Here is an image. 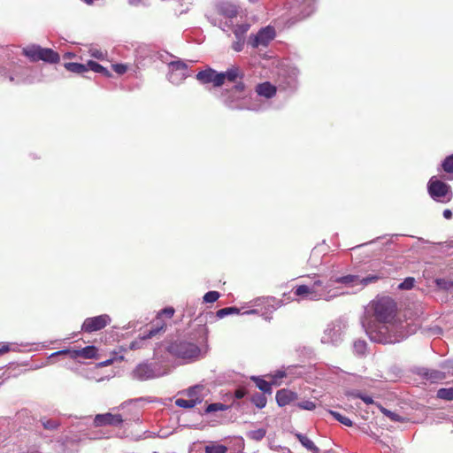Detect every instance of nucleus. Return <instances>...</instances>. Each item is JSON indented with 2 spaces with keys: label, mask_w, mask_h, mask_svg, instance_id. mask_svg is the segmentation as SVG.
I'll return each mask as SVG.
<instances>
[{
  "label": "nucleus",
  "mask_w": 453,
  "mask_h": 453,
  "mask_svg": "<svg viewBox=\"0 0 453 453\" xmlns=\"http://www.w3.org/2000/svg\"><path fill=\"white\" fill-rule=\"evenodd\" d=\"M375 321L363 326L372 342L391 344L403 341L407 334L403 322L396 318V303L388 296L378 297L372 303Z\"/></svg>",
  "instance_id": "nucleus-1"
},
{
  "label": "nucleus",
  "mask_w": 453,
  "mask_h": 453,
  "mask_svg": "<svg viewBox=\"0 0 453 453\" xmlns=\"http://www.w3.org/2000/svg\"><path fill=\"white\" fill-rule=\"evenodd\" d=\"M223 103L233 110H249L258 111L264 110L265 104L257 99H253L245 90L242 82H237L230 90L226 91L222 97Z\"/></svg>",
  "instance_id": "nucleus-2"
},
{
  "label": "nucleus",
  "mask_w": 453,
  "mask_h": 453,
  "mask_svg": "<svg viewBox=\"0 0 453 453\" xmlns=\"http://www.w3.org/2000/svg\"><path fill=\"white\" fill-rule=\"evenodd\" d=\"M203 342V344L198 346L188 340H177L168 345L167 351L186 364L193 363L203 358L207 355L209 346L206 339Z\"/></svg>",
  "instance_id": "nucleus-3"
},
{
  "label": "nucleus",
  "mask_w": 453,
  "mask_h": 453,
  "mask_svg": "<svg viewBox=\"0 0 453 453\" xmlns=\"http://www.w3.org/2000/svg\"><path fill=\"white\" fill-rule=\"evenodd\" d=\"M294 295L306 300H326L329 301L338 296L342 295V292L336 288H327V285L317 279L311 284H303L296 286L294 289Z\"/></svg>",
  "instance_id": "nucleus-4"
},
{
  "label": "nucleus",
  "mask_w": 453,
  "mask_h": 453,
  "mask_svg": "<svg viewBox=\"0 0 453 453\" xmlns=\"http://www.w3.org/2000/svg\"><path fill=\"white\" fill-rule=\"evenodd\" d=\"M216 11L218 16H211L210 18V22L215 26L221 28L223 31H226L232 26L230 19L237 15V7L235 4L221 1L218 3L216 5Z\"/></svg>",
  "instance_id": "nucleus-5"
},
{
  "label": "nucleus",
  "mask_w": 453,
  "mask_h": 453,
  "mask_svg": "<svg viewBox=\"0 0 453 453\" xmlns=\"http://www.w3.org/2000/svg\"><path fill=\"white\" fill-rule=\"evenodd\" d=\"M378 280L377 276L372 275L365 278H360L357 275H346V276H333L329 279V280L326 282L327 288H336L337 290L344 292L342 290L341 287L337 286L342 285L345 287H356V286H361V288L374 282Z\"/></svg>",
  "instance_id": "nucleus-6"
},
{
  "label": "nucleus",
  "mask_w": 453,
  "mask_h": 453,
  "mask_svg": "<svg viewBox=\"0 0 453 453\" xmlns=\"http://www.w3.org/2000/svg\"><path fill=\"white\" fill-rule=\"evenodd\" d=\"M427 191L434 201L441 203H449L453 197L451 187L435 176L430 178L427 183Z\"/></svg>",
  "instance_id": "nucleus-7"
},
{
  "label": "nucleus",
  "mask_w": 453,
  "mask_h": 453,
  "mask_svg": "<svg viewBox=\"0 0 453 453\" xmlns=\"http://www.w3.org/2000/svg\"><path fill=\"white\" fill-rule=\"evenodd\" d=\"M189 76L187 63L182 60L171 61L168 64L167 79L173 85H180Z\"/></svg>",
  "instance_id": "nucleus-8"
},
{
  "label": "nucleus",
  "mask_w": 453,
  "mask_h": 453,
  "mask_svg": "<svg viewBox=\"0 0 453 453\" xmlns=\"http://www.w3.org/2000/svg\"><path fill=\"white\" fill-rule=\"evenodd\" d=\"M275 37V30L272 27L261 28L256 35H250L248 43L252 48L266 47Z\"/></svg>",
  "instance_id": "nucleus-9"
},
{
  "label": "nucleus",
  "mask_w": 453,
  "mask_h": 453,
  "mask_svg": "<svg viewBox=\"0 0 453 453\" xmlns=\"http://www.w3.org/2000/svg\"><path fill=\"white\" fill-rule=\"evenodd\" d=\"M111 322V319L108 314L87 318L81 326V331L86 333L99 331L110 325Z\"/></svg>",
  "instance_id": "nucleus-10"
},
{
  "label": "nucleus",
  "mask_w": 453,
  "mask_h": 453,
  "mask_svg": "<svg viewBox=\"0 0 453 453\" xmlns=\"http://www.w3.org/2000/svg\"><path fill=\"white\" fill-rule=\"evenodd\" d=\"M164 374L165 372H161L156 366L149 364H140L133 372V377L139 380H147Z\"/></svg>",
  "instance_id": "nucleus-11"
},
{
  "label": "nucleus",
  "mask_w": 453,
  "mask_h": 453,
  "mask_svg": "<svg viewBox=\"0 0 453 453\" xmlns=\"http://www.w3.org/2000/svg\"><path fill=\"white\" fill-rule=\"evenodd\" d=\"M97 349L91 345L82 348L81 349H62L56 351L50 355V357H55L58 355H68L70 358L76 359L79 357H81L86 359L95 358L96 357Z\"/></svg>",
  "instance_id": "nucleus-12"
},
{
  "label": "nucleus",
  "mask_w": 453,
  "mask_h": 453,
  "mask_svg": "<svg viewBox=\"0 0 453 453\" xmlns=\"http://www.w3.org/2000/svg\"><path fill=\"white\" fill-rule=\"evenodd\" d=\"M342 339V326L337 323L327 325L321 335V342L324 344H337Z\"/></svg>",
  "instance_id": "nucleus-13"
},
{
  "label": "nucleus",
  "mask_w": 453,
  "mask_h": 453,
  "mask_svg": "<svg viewBox=\"0 0 453 453\" xmlns=\"http://www.w3.org/2000/svg\"><path fill=\"white\" fill-rule=\"evenodd\" d=\"M27 68L19 67L10 73L5 67H0V76L4 79H7L12 84H20L28 81L27 78Z\"/></svg>",
  "instance_id": "nucleus-14"
},
{
  "label": "nucleus",
  "mask_w": 453,
  "mask_h": 453,
  "mask_svg": "<svg viewBox=\"0 0 453 453\" xmlns=\"http://www.w3.org/2000/svg\"><path fill=\"white\" fill-rule=\"evenodd\" d=\"M124 419L120 414H111L110 412L104 414H97L94 418V425L96 426H120Z\"/></svg>",
  "instance_id": "nucleus-15"
},
{
  "label": "nucleus",
  "mask_w": 453,
  "mask_h": 453,
  "mask_svg": "<svg viewBox=\"0 0 453 453\" xmlns=\"http://www.w3.org/2000/svg\"><path fill=\"white\" fill-rule=\"evenodd\" d=\"M196 79L203 84L212 83L215 87L222 85V75L211 68L199 72Z\"/></svg>",
  "instance_id": "nucleus-16"
},
{
  "label": "nucleus",
  "mask_w": 453,
  "mask_h": 453,
  "mask_svg": "<svg viewBox=\"0 0 453 453\" xmlns=\"http://www.w3.org/2000/svg\"><path fill=\"white\" fill-rule=\"evenodd\" d=\"M256 92L257 96L270 99L276 95L277 88L274 85L265 81L256 86Z\"/></svg>",
  "instance_id": "nucleus-17"
},
{
  "label": "nucleus",
  "mask_w": 453,
  "mask_h": 453,
  "mask_svg": "<svg viewBox=\"0 0 453 453\" xmlns=\"http://www.w3.org/2000/svg\"><path fill=\"white\" fill-rule=\"evenodd\" d=\"M296 8L301 9L299 19L309 17L315 10V0H296Z\"/></svg>",
  "instance_id": "nucleus-18"
},
{
  "label": "nucleus",
  "mask_w": 453,
  "mask_h": 453,
  "mask_svg": "<svg viewBox=\"0 0 453 453\" xmlns=\"http://www.w3.org/2000/svg\"><path fill=\"white\" fill-rule=\"evenodd\" d=\"M297 395L288 389H280L276 394V401L279 406H286L296 399Z\"/></svg>",
  "instance_id": "nucleus-19"
},
{
  "label": "nucleus",
  "mask_w": 453,
  "mask_h": 453,
  "mask_svg": "<svg viewBox=\"0 0 453 453\" xmlns=\"http://www.w3.org/2000/svg\"><path fill=\"white\" fill-rule=\"evenodd\" d=\"M59 55L51 49L39 47L38 60H43L48 63H58Z\"/></svg>",
  "instance_id": "nucleus-20"
},
{
  "label": "nucleus",
  "mask_w": 453,
  "mask_h": 453,
  "mask_svg": "<svg viewBox=\"0 0 453 453\" xmlns=\"http://www.w3.org/2000/svg\"><path fill=\"white\" fill-rule=\"evenodd\" d=\"M165 325L162 324L159 326H157L155 328H151L148 333L144 334L142 336L140 337L139 340L134 341L130 343V349H136L141 348L142 342L147 339L152 338L155 336L159 331L163 330Z\"/></svg>",
  "instance_id": "nucleus-21"
},
{
  "label": "nucleus",
  "mask_w": 453,
  "mask_h": 453,
  "mask_svg": "<svg viewBox=\"0 0 453 453\" xmlns=\"http://www.w3.org/2000/svg\"><path fill=\"white\" fill-rule=\"evenodd\" d=\"M222 75V84L226 80L228 81H235L238 78H242L243 73L237 66H232L227 69L226 72L219 73Z\"/></svg>",
  "instance_id": "nucleus-22"
},
{
  "label": "nucleus",
  "mask_w": 453,
  "mask_h": 453,
  "mask_svg": "<svg viewBox=\"0 0 453 453\" xmlns=\"http://www.w3.org/2000/svg\"><path fill=\"white\" fill-rule=\"evenodd\" d=\"M296 437L300 443L312 453H319V449L314 444V442L308 438L306 435L302 434H296Z\"/></svg>",
  "instance_id": "nucleus-23"
},
{
  "label": "nucleus",
  "mask_w": 453,
  "mask_h": 453,
  "mask_svg": "<svg viewBox=\"0 0 453 453\" xmlns=\"http://www.w3.org/2000/svg\"><path fill=\"white\" fill-rule=\"evenodd\" d=\"M200 403H202L201 397H196V398H192V399L178 398L175 401V404L178 407L184 408V409H191Z\"/></svg>",
  "instance_id": "nucleus-24"
},
{
  "label": "nucleus",
  "mask_w": 453,
  "mask_h": 453,
  "mask_svg": "<svg viewBox=\"0 0 453 453\" xmlns=\"http://www.w3.org/2000/svg\"><path fill=\"white\" fill-rule=\"evenodd\" d=\"M39 45H29L23 49V54L32 61H38Z\"/></svg>",
  "instance_id": "nucleus-25"
},
{
  "label": "nucleus",
  "mask_w": 453,
  "mask_h": 453,
  "mask_svg": "<svg viewBox=\"0 0 453 453\" xmlns=\"http://www.w3.org/2000/svg\"><path fill=\"white\" fill-rule=\"evenodd\" d=\"M87 66H88V70L90 69V70L94 71L95 73H102L105 77L111 76V73L106 68H104L103 65H101L100 64H98L93 60L88 61Z\"/></svg>",
  "instance_id": "nucleus-26"
},
{
  "label": "nucleus",
  "mask_w": 453,
  "mask_h": 453,
  "mask_svg": "<svg viewBox=\"0 0 453 453\" xmlns=\"http://www.w3.org/2000/svg\"><path fill=\"white\" fill-rule=\"evenodd\" d=\"M252 380L255 381L256 386L265 394H272V384L261 378L253 377Z\"/></svg>",
  "instance_id": "nucleus-27"
},
{
  "label": "nucleus",
  "mask_w": 453,
  "mask_h": 453,
  "mask_svg": "<svg viewBox=\"0 0 453 453\" xmlns=\"http://www.w3.org/2000/svg\"><path fill=\"white\" fill-rule=\"evenodd\" d=\"M65 67L68 71L73 72V73H82L88 71L87 64L83 65V64L70 62V63H65Z\"/></svg>",
  "instance_id": "nucleus-28"
},
{
  "label": "nucleus",
  "mask_w": 453,
  "mask_h": 453,
  "mask_svg": "<svg viewBox=\"0 0 453 453\" xmlns=\"http://www.w3.org/2000/svg\"><path fill=\"white\" fill-rule=\"evenodd\" d=\"M250 27V26L248 23L237 25L234 29V35L235 38L245 40V35L249 31Z\"/></svg>",
  "instance_id": "nucleus-29"
},
{
  "label": "nucleus",
  "mask_w": 453,
  "mask_h": 453,
  "mask_svg": "<svg viewBox=\"0 0 453 453\" xmlns=\"http://www.w3.org/2000/svg\"><path fill=\"white\" fill-rule=\"evenodd\" d=\"M442 170L450 174L451 177L449 180L453 179V154L445 157V159L441 162Z\"/></svg>",
  "instance_id": "nucleus-30"
},
{
  "label": "nucleus",
  "mask_w": 453,
  "mask_h": 453,
  "mask_svg": "<svg viewBox=\"0 0 453 453\" xmlns=\"http://www.w3.org/2000/svg\"><path fill=\"white\" fill-rule=\"evenodd\" d=\"M9 351H19V345L17 343L0 342V355L5 354Z\"/></svg>",
  "instance_id": "nucleus-31"
},
{
  "label": "nucleus",
  "mask_w": 453,
  "mask_h": 453,
  "mask_svg": "<svg viewBox=\"0 0 453 453\" xmlns=\"http://www.w3.org/2000/svg\"><path fill=\"white\" fill-rule=\"evenodd\" d=\"M329 414L332 415L337 421L342 423L344 426H351L353 425V422L350 418L342 415L341 413L334 411H329Z\"/></svg>",
  "instance_id": "nucleus-32"
},
{
  "label": "nucleus",
  "mask_w": 453,
  "mask_h": 453,
  "mask_svg": "<svg viewBox=\"0 0 453 453\" xmlns=\"http://www.w3.org/2000/svg\"><path fill=\"white\" fill-rule=\"evenodd\" d=\"M240 310L236 307H226L223 309H220L217 311V317L219 319H223L226 316L232 315V314H239Z\"/></svg>",
  "instance_id": "nucleus-33"
},
{
  "label": "nucleus",
  "mask_w": 453,
  "mask_h": 453,
  "mask_svg": "<svg viewBox=\"0 0 453 453\" xmlns=\"http://www.w3.org/2000/svg\"><path fill=\"white\" fill-rule=\"evenodd\" d=\"M252 403H254L257 408L262 409L266 405L267 400L266 397L263 394H255L251 398Z\"/></svg>",
  "instance_id": "nucleus-34"
},
{
  "label": "nucleus",
  "mask_w": 453,
  "mask_h": 453,
  "mask_svg": "<svg viewBox=\"0 0 453 453\" xmlns=\"http://www.w3.org/2000/svg\"><path fill=\"white\" fill-rule=\"evenodd\" d=\"M437 397L447 401L453 400V388L439 389L437 391Z\"/></svg>",
  "instance_id": "nucleus-35"
},
{
  "label": "nucleus",
  "mask_w": 453,
  "mask_h": 453,
  "mask_svg": "<svg viewBox=\"0 0 453 453\" xmlns=\"http://www.w3.org/2000/svg\"><path fill=\"white\" fill-rule=\"evenodd\" d=\"M204 450L206 453H226L227 448L221 444H210L205 446Z\"/></svg>",
  "instance_id": "nucleus-36"
},
{
  "label": "nucleus",
  "mask_w": 453,
  "mask_h": 453,
  "mask_svg": "<svg viewBox=\"0 0 453 453\" xmlns=\"http://www.w3.org/2000/svg\"><path fill=\"white\" fill-rule=\"evenodd\" d=\"M266 434V431L264 428H259L248 433V437L254 441H261Z\"/></svg>",
  "instance_id": "nucleus-37"
},
{
  "label": "nucleus",
  "mask_w": 453,
  "mask_h": 453,
  "mask_svg": "<svg viewBox=\"0 0 453 453\" xmlns=\"http://www.w3.org/2000/svg\"><path fill=\"white\" fill-rule=\"evenodd\" d=\"M228 410V406L226 404H223L221 403H211L206 407L205 411L207 413L214 412V411H223Z\"/></svg>",
  "instance_id": "nucleus-38"
},
{
  "label": "nucleus",
  "mask_w": 453,
  "mask_h": 453,
  "mask_svg": "<svg viewBox=\"0 0 453 453\" xmlns=\"http://www.w3.org/2000/svg\"><path fill=\"white\" fill-rule=\"evenodd\" d=\"M353 348L357 355H364L366 350V342L363 340H357L354 342Z\"/></svg>",
  "instance_id": "nucleus-39"
},
{
  "label": "nucleus",
  "mask_w": 453,
  "mask_h": 453,
  "mask_svg": "<svg viewBox=\"0 0 453 453\" xmlns=\"http://www.w3.org/2000/svg\"><path fill=\"white\" fill-rule=\"evenodd\" d=\"M203 389V385H196L194 387H191L188 389L187 391V395L188 396L192 399V398H196V397H201L200 396V392Z\"/></svg>",
  "instance_id": "nucleus-40"
},
{
  "label": "nucleus",
  "mask_w": 453,
  "mask_h": 453,
  "mask_svg": "<svg viewBox=\"0 0 453 453\" xmlns=\"http://www.w3.org/2000/svg\"><path fill=\"white\" fill-rule=\"evenodd\" d=\"M426 377L431 381H437L445 378L444 373L440 371H430L425 373Z\"/></svg>",
  "instance_id": "nucleus-41"
},
{
  "label": "nucleus",
  "mask_w": 453,
  "mask_h": 453,
  "mask_svg": "<svg viewBox=\"0 0 453 453\" xmlns=\"http://www.w3.org/2000/svg\"><path fill=\"white\" fill-rule=\"evenodd\" d=\"M349 395L354 397V398H360L366 404L373 403V400H372V398L371 396L366 395H363L359 391H357V390L356 391H352V392L349 393Z\"/></svg>",
  "instance_id": "nucleus-42"
},
{
  "label": "nucleus",
  "mask_w": 453,
  "mask_h": 453,
  "mask_svg": "<svg viewBox=\"0 0 453 453\" xmlns=\"http://www.w3.org/2000/svg\"><path fill=\"white\" fill-rule=\"evenodd\" d=\"M220 295L218 291H209L203 296V302L214 303L219 298Z\"/></svg>",
  "instance_id": "nucleus-43"
},
{
  "label": "nucleus",
  "mask_w": 453,
  "mask_h": 453,
  "mask_svg": "<svg viewBox=\"0 0 453 453\" xmlns=\"http://www.w3.org/2000/svg\"><path fill=\"white\" fill-rule=\"evenodd\" d=\"M296 405L298 408L306 411H313L316 408L315 403L310 400L301 401Z\"/></svg>",
  "instance_id": "nucleus-44"
},
{
  "label": "nucleus",
  "mask_w": 453,
  "mask_h": 453,
  "mask_svg": "<svg viewBox=\"0 0 453 453\" xmlns=\"http://www.w3.org/2000/svg\"><path fill=\"white\" fill-rule=\"evenodd\" d=\"M42 424L45 429L55 430L59 426V423L55 419L42 420Z\"/></svg>",
  "instance_id": "nucleus-45"
},
{
  "label": "nucleus",
  "mask_w": 453,
  "mask_h": 453,
  "mask_svg": "<svg viewBox=\"0 0 453 453\" xmlns=\"http://www.w3.org/2000/svg\"><path fill=\"white\" fill-rule=\"evenodd\" d=\"M414 278L409 277L406 278L402 283H400L398 288L400 289H411L414 286Z\"/></svg>",
  "instance_id": "nucleus-46"
},
{
  "label": "nucleus",
  "mask_w": 453,
  "mask_h": 453,
  "mask_svg": "<svg viewBox=\"0 0 453 453\" xmlns=\"http://www.w3.org/2000/svg\"><path fill=\"white\" fill-rule=\"evenodd\" d=\"M273 300L271 298H257L254 302V306H260V305H267L273 308V310H275V307L271 303Z\"/></svg>",
  "instance_id": "nucleus-47"
},
{
  "label": "nucleus",
  "mask_w": 453,
  "mask_h": 453,
  "mask_svg": "<svg viewBox=\"0 0 453 453\" xmlns=\"http://www.w3.org/2000/svg\"><path fill=\"white\" fill-rule=\"evenodd\" d=\"M380 411L387 416L391 420H394V421H401L402 420V418L395 413V412H392L383 407H380Z\"/></svg>",
  "instance_id": "nucleus-48"
},
{
  "label": "nucleus",
  "mask_w": 453,
  "mask_h": 453,
  "mask_svg": "<svg viewBox=\"0 0 453 453\" xmlns=\"http://www.w3.org/2000/svg\"><path fill=\"white\" fill-rule=\"evenodd\" d=\"M244 42H245V40H243V39H236L233 42V45H232L233 50L236 52L242 51L243 49V46H244Z\"/></svg>",
  "instance_id": "nucleus-49"
},
{
  "label": "nucleus",
  "mask_w": 453,
  "mask_h": 453,
  "mask_svg": "<svg viewBox=\"0 0 453 453\" xmlns=\"http://www.w3.org/2000/svg\"><path fill=\"white\" fill-rule=\"evenodd\" d=\"M89 54L96 59H104L105 57V54L98 49H90Z\"/></svg>",
  "instance_id": "nucleus-50"
},
{
  "label": "nucleus",
  "mask_w": 453,
  "mask_h": 453,
  "mask_svg": "<svg viewBox=\"0 0 453 453\" xmlns=\"http://www.w3.org/2000/svg\"><path fill=\"white\" fill-rule=\"evenodd\" d=\"M112 68L119 74H123L127 70V65L123 64H115L112 65Z\"/></svg>",
  "instance_id": "nucleus-51"
},
{
  "label": "nucleus",
  "mask_w": 453,
  "mask_h": 453,
  "mask_svg": "<svg viewBox=\"0 0 453 453\" xmlns=\"http://www.w3.org/2000/svg\"><path fill=\"white\" fill-rule=\"evenodd\" d=\"M160 315H165L168 318H172L174 314V309L172 307H167L163 309L160 313Z\"/></svg>",
  "instance_id": "nucleus-52"
},
{
  "label": "nucleus",
  "mask_w": 453,
  "mask_h": 453,
  "mask_svg": "<svg viewBox=\"0 0 453 453\" xmlns=\"http://www.w3.org/2000/svg\"><path fill=\"white\" fill-rule=\"evenodd\" d=\"M449 284V282H447L446 280H444L442 279L436 280V285L440 288H448Z\"/></svg>",
  "instance_id": "nucleus-53"
},
{
  "label": "nucleus",
  "mask_w": 453,
  "mask_h": 453,
  "mask_svg": "<svg viewBox=\"0 0 453 453\" xmlns=\"http://www.w3.org/2000/svg\"><path fill=\"white\" fill-rule=\"evenodd\" d=\"M245 392L243 389H237L234 393L236 398L241 399L244 396Z\"/></svg>",
  "instance_id": "nucleus-54"
},
{
  "label": "nucleus",
  "mask_w": 453,
  "mask_h": 453,
  "mask_svg": "<svg viewBox=\"0 0 453 453\" xmlns=\"http://www.w3.org/2000/svg\"><path fill=\"white\" fill-rule=\"evenodd\" d=\"M443 217L446 219H450L452 218V211L449 209L443 211Z\"/></svg>",
  "instance_id": "nucleus-55"
},
{
  "label": "nucleus",
  "mask_w": 453,
  "mask_h": 453,
  "mask_svg": "<svg viewBox=\"0 0 453 453\" xmlns=\"http://www.w3.org/2000/svg\"><path fill=\"white\" fill-rule=\"evenodd\" d=\"M284 376H285V372H278L275 374V376H274V378H273V383H277V380H278V379H281V378H283Z\"/></svg>",
  "instance_id": "nucleus-56"
},
{
  "label": "nucleus",
  "mask_w": 453,
  "mask_h": 453,
  "mask_svg": "<svg viewBox=\"0 0 453 453\" xmlns=\"http://www.w3.org/2000/svg\"><path fill=\"white\" fill-rule=\"evenodd\" d=\"M134 403V400H129L127 402H124L123 403H121L119 406V410H122L124 408H126L127 405L129 404H132Z\"/></svg>",
  "instance_id": "nucleus-57"
},
{
  "label": "nucleus",
  "mask_w": 453,
  "mask_h": 453,
  "mask_svg": "<svg viewBox=\"0 0 453 453\" xmlns=\"http://www.w3.org/2000/svg\"><path fill=\"white\" fill-rule=\"evenodd\" d=\"M257 312H258V310L251 309V310L244 311L243 314H255V313H257Z\"/></svg>",
  "instance_id": "nucleus-58"
},
{
  "label": "nucleus",
  "mask_w": 453,
  "mask_h": 453,
  "mask_svg": "<svg viewBox=\"0 0 453 453\" xmlns=\"http://www.w3.org/2000/svg\"><path fill=\"white\" fill-rule=\"evenodd\" d=\"M111 363V360H107V361L103 362L101 365H110Z\"/></svg>",
  "instance_id": "nucleus-59"
},
{
  "label": "nucleus",
  "mask_w": 453,
  "mask_h": 453,
  "mask_svg": "<svg viewBox=\"0 0 453 453\" xmlns=\"http://www.w3.org/2000/svg\"><path fill=\"white\" fill-rule=\"evenodd\" d=\"M133 419H134V421H138V420H139V417H138V415H137V414H134V417H133Z\"/></svg>",
  "instance_id": "nucleus-60"
}]
</instances>
